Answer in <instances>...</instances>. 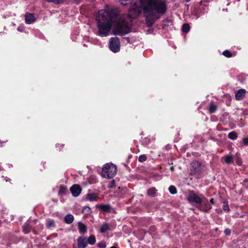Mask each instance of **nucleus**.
Instances as JSON below:
<instances>
[{
    "label": "nucleus",
    "instance_id": "nucleus-22",
    "mask_svg": "<svg viewBox=\"0 0 248 248\" xmlns=\"http://www.w3.org/2000/svg\"><path fill=\"white\" fill-rule=\"evenodd\" d=\"M31 230V227L28 224L23 226V231L25 233H28Z\"/></svg>",
    "mask_w": 248,
    "mask_h": 248
},
{
    "label": "nucleus",
    "instance_id": "nucleus-32",
    "mask_svg": "<svg viewBox=\"0 0 248 248\" xmlns=\"http://www.w3.org/2000/svg\"><path fill=\"white\" fill-rule=\"evenodd\" d=\"M243 140L246 145H248V137L244 138Z\"/></svg>",
    "mask_w": 248,
    "mask_h": 248
},
{
    "label": "nucleus",
    "instance_id": "nucleus-12",
    "mask_svg": "<svg viewBox=\"0 0 248 248\" xmlns=\"http://www.w3.org/2000/svg\"><path fill=\"white\" fill-rule=\"evenodd\" d=\"M78 228L79 232L81 233H84L87 231L86 226L82 222H79L78 223Z\"/></svg>",
    "mask_w": 248,
    "mask_h": 248
},
{
    "label": "nucleus",
    "instance_id": "nucleus-34",
    "mask_svg": "<svg viewBox=\"0 0 248 248\" xmlns=\"http://www.w3.org/2000/svg\"><path fill=\"white\" fill-rule=\"evenodd\" d=\"M236 163L238 164V165H240L242 163L241 162V160L240 159L238 158L237 159V161H236Z\"/></svg>",
    "mask_w": 248,
    "mask_h": 248
},
{
    "label": "nucleus",
    "instance_id": "nucleus-4",
    "mask_svg": "<svg viewBox=\"0 0 248 248\" xmlns=\"http://www.w3.org/2000/svg\"><path fill=\"white\" fill-rule=\"evenodd\" d=\"M187 199L190 202H195L197 204L202 203V199L193 191L188 192Z\"/></svg>",
    "mask_w": 248,
    "mask_h": 248
},
{
    "label": "nucleus",
    "instance_id": "nucleus-5",
    "mask_svg": "<svg viewBox=\"0 0 248 248\" xmlns=\"http://www.w3.org/2000/svg\"><path fill=\"white\" fill-rule=\"evenodd\" d=\"M191 164L192 168L193 169V170H192V173L193 174H194L196 173H198L201 171L202 169V167L200 162L197 161H193Z\"/></svg>",
    "mask_w": 248,
    "mask_h": 248
},
{
    "label": "nucleus",
    "instance_id": "nucleus-9",
    "mask_svg": "<svg viewBox=\"0 0 248 248\" xmlns=\"http://www.w3.org/2000/svg\"><path fill=\"white\" fill-rule=\"evenodd\" d=\"M87 245V241L85 238L80 237L78 239V248H85Z\"/></svg>",
    "mask_w": 248,
    "mask_h": 248
},
{
    "label": "nucleus",
    "instance_id": "nucleus-7",
    "mask_svg": "<svg viewBox=\"0 0 248 248\" xmlns=\"http://www.w3.org/2000/svg\"><path fill=\"white\" fill-rule=\"evenodd\" d=\"M25 22L27 24H31L35 20V17L33 14L27 13L25 15Z\"/></svg>",
    "mask_w": 248,
    "mask_h": 248
},
{
    "label": "nucleus",
    "instance_id": "nucleus-18",
    "mask_svg": "<svg viewBox=\"0 0 248 248\" xmlns=\"http://www.w3.org/2000/svg\"><path fill=\"white\" fill-rule=\"evenodd\" d=\"M91 209L89 206H85L82 209V212L86 215H90L91 213Z\"/></svg>",
    "mask_w": 248,
    "mask_h": 248
},
{
    "label": "nucleus",
    "instance_id": "nucleus-31",
    "mask_svg": "<svg viewBox=\"0 0 248 248\" xmlns=\"http://www.w3.org/2000/svg\"><path fill=\"white\" fill-rule=\"evenodd\" d=\"M98 247L100 248H105L106 247L105 243L103 242L100 243L98 244Z\"/></svg>",
    "mask_w": 248,
    "mask_h": 248
},
{
    "label": "nucleus",
    "instance_id": "nucleus-8",
    "mask_svg": "<svg viewBox=\"0 0 248 248\" xmlns=\"http://www.w3.org/2000/svg\"><path fill=\"white\" fill-rule=\"evenodd\" d=\"M246 91L245 89H240L237 91L235 97L237 100H242L245 96Z\"/></svg>",
    "mask_w": 248,
    "mask_h": 248
},
{
    "label": "nucleus",
    "instance_id": "nucleus-26",
    "mask_svg": "<svg viewBox=\"0 0 248 248\" xmlns=\"http://www.w3.org/2000/svg\"><path fill=\"white\" fill-rule=\"evenodd\" d=\"M169 190L170 193H171V194H174L177 193V190L176 187L173 186H170L169 188Z\"/></svg>",
    "mask_w": 248,
    "mask_h": 248
},
{
    "label": "nucleus",
    "instance_id": "nucleus-33",
    "mask_svg": "<svg viewBox=\"0 0 248 248\" xmlns=\"http://www.w3.org/2000/svg\"><path fill=\"white\" fill-rule=\"evenodd\" d=\"M224 232L226 235H229L231 233V231L230 230L227 229L225 230Z\"/></svg>",
    "mask_w": 248,
    "mask_h": 248
},
{
    "label": "nucleus",
    "instance_id": "nucleus-14",
    "mask_svg": "<svg viewBox=\"0 0 248 248\" xmlns=\"http://www.w3.org/2000/svg\"><path fill=\"white\" fill-rule=\"evenodd\" d=\"M156 191L157 190L155 187H152L147 190V195L150 197H154Z\"/></svg>",
    "mask_w": 248,
    "mask_h": 248
},
{
    "label": "nucleus",
    "instance_id": "nucleus-19",
    "mask_svg": "<svg viewBox=\"0 0 248 248\" xmlns=\"http://www.w3.org/2000/svg\"><path fill=\"white\" fill-rule=\"evenodd\" d=\"M217 109V106L214 103H211L209 108V111L210 113H212L214 112Z\"/></svg>",
    "mask_w": 248,
    "mask_h": 248
},
{
    "label": "nucleus",
    "instance_id": "nucleus-13",
    "mask_svg": "<svg viewBox=\"0 0 248 248\" xmlns=\"http://www.w3.org/2000/svg\"><path fill=\"white\" fill-rule=\"evenodd\" d=\"M223 158L225 162L227 164H230L233 162V157L231 155H226Z\"/></svg>",
    "mask_w": 248,
    "mask_h": 248
},
{
    "label": "nucleus",
    "instance_id": "nucleus-2",
    "mask_svg": "<svg viewBox=\"0 0 248 248\" xmlns=\"http://www.w3.org/2000/svg\"><path fill=\"white\" fill-rule=\"evenodd\" d=\"M117 167L112 163H107L104 165L102 169L103 177L110 179L113 177L116 173Z\"/></svg>",
    "mask_w": 248,
    "mask_h": 248
},
{
    "label": "nucleus",
    "instance_id": "nucleus-25",
    "mask_svg": "<svg viewBox=\"0 0 248 248\" xmlns=\"http://www.w3.org/2000/svg\"><path fill=\"white\" fill-rule=\"evenodd\" d=\"M222 54L227 58H230L232 56V54L231 52L228 50L224 51L222 53Z\"/></svg>",
    "mask_w": 248,
    "mask_h": 248
},
{
    "label": "nucleus",
    "instance_id": "nucleus-35",
    "mask_svg": "<svg viewBox=\"0 0 248 248\" xmlns=\"http://www.w3.org/2000/svg\"><path fill=\"white\" fill-rule=\"evenodd\" d=\"M210 202H211L212 204H214V199H211V200H210Z\"/></svg>",
    "mask_w": 248,
    "mask_h": 248
},
{
    "label": "nucleus",
    "instance_id": "nucleus-36",
    "mask_svg": "<svg viewBox=\"0 0 248 248\" xmlns=\"http://www.w3.org/2000/svg\"><path fill=\"white\" fill-rule=\"evenodd\" d=\"M248 182V180L246 179L244 181L243 184L244 185H245V183Z\"/></svg>",
    "mask_w": 248,
    "mask_h": 248
},
{
    "label": "nucleus",
    "instance_id": "nucleus-17",
    "mask_svg": "<svg viewBox=\"0 0 248 248\" xmlns=\"http://www.w3.org/2000/svg\"><path fill=\"white\" fill-rule=\"evenodd\" d=\"M109 229V225L106 223H104L100 228V231L101 232H105Z\"/></svg>",
    "mask_w": 248,
    "mask_h": 248
},
{
    "label": "nucleus",
    "instance_id": "nucleus-16",
    "mask_svg": "<svg viewBox=\"0 0 248 248\" xmlns=\"http://www.w3.org/2000/svg\"><path fill=\"white\" fill-rule=\"evenodd\" d=\"M73 220L74 217L72 215H68L65 217V221L68 224L71 223Z\"/></svg>",
    "mask_w": 248,
    "mask_h": 248
},
{
    "label": "nucleus",
    "instance_id": "nucleus-21",
    "mask_svg": "<svg viewBox=\"0 0 248 248\" xmlns=\"http://www.w3.org/2000/svg\"><path fill=\"white\" fill-rule=\"evenodd\" d=\"M96 241L95 238L94 236L91 235L89 237V238L88 239V242L89 244L91 245L94 244Z\"/></svg>",
    "mask_w": 248,
    "mask_h": 248
},
{
    "label": "nucleus",
    "instance_id": "nucleus-3",
    "mask_svg": "<svg viewBox=\"0 0 248 248\" xmlns=\"http://www.w3.org/2000/svg\"><path fill=\"white\" fill-rule=\"evenodd\" d=\"M120 42L118 38L112 37L109 40V47L110 49L114 52H116L120 50Z\"/></svg>",
    "mask_w": 248,
    "mask_h": 248
},
{
    "label": "nucleus",
    "instance_id": "nucleus-10",
    "mask_svg": "<svg viewBox=\"0 0 248 248\" xmlns=\"http://www.w3.org/2000/svg\"><path fill=\"white\" fill-rule=\"evenodd\" d=\"M212 208L211 205L207 202L203 205H200L199 209L203 211L207 212Z\"/></svg>",
    "mask_w": 248,
    "mask_h": 248
},
{
    "label": "nucleus",
    "instance_id": "nucleus-39",
    "mask_svg": "<svg viewBox=\"0 0 248 248\" xmlns=\"http://www.w3.org/2000/svg\"><path fill=\"white\" fill-rule=\"evenodd\" d=\"M190 0H186V1H187V2H188V1H189Z\"/></svg>",
    "mask_w": 248,
    "mask_h": 248
},
{
    "label": "nucleus",
    "instance_id": "nucleus-1",
    "mask_svg": "<svg viewBox=\"0 0 248 248\" xmlns=\"http://www.w3.org/2000/svg\"><path fill=\"white\" fill-rule=\"evenodd\" d=\"M141 7L136 2L133 4L129 11L128 18L120 17L115 20L108 8L99 11L96 17L98 35L105 37L108 35L112 25L114 26V34L124 35L131 31L132 19L139 16L141 9L143 10L148 26H152L155 22L154 16L156 13L164 14L166 11V0H140Z\"/></svg>",
    "mask_w": 248,
    "mask_h": 248
},
{
    "label": "nucleus",
    "instance_id": "nucleus-23",
    "mask_svg": "<svg viewBox=\"0 0 248 248\" xmlns=\"http://www.w3.org/2000/svg\"><path fill=\"white\" fill-rule=\"evenodd\" d=\"M65 0H46L48 2H54L55 4H60L63 3Z\"/></svg>",
    "mask_w": 248,
    "mask_h": 248
},
{
    "label": "nucleus",
    "instance_id": "nucleus-15",
    "mask_svg": "<svg viewBox=\"0 0 248 248\" xmlns=\"http://www.w3.org/2000/svg\"><path fill=\"white\" fill-rule=\"evenodd\" d=\"M98 207L104 212H108L110 209V207L108 205H99Z\"/></svg>",
    "mask_w": 248,
    "mask_h": 248
},
{
    "label": "nucleus",
    "instance_id": "nucleus-6",
    "mask_svg": "<svg viewBox=\"0 0 248 248\" xmlns=\"http://www.w3.org/2000/svg\"><path fill=\"white\" fill-rule=\"evenodd\" d=\"M71 192L74 197H77L81 192V188L78 185H74L70 188Z\"/></svg>",
    "mask_w": 248,
    "mask_h": 248
},
{
    "label": "nucleus",
    "instance_id": "nucleus-11",
    "mask_svg": "<svg viewBox=\"0 0 248 248\" xmlns=\"http://www.w3.org/2000/svg\"><path fill=\"white\" fill-rule=\"evenodd\" d=\"M97 199V195L95 193H89L87 195V199L90 201H96Z\"/></svg>",
    "mask_w": 248,
    "mask_h": 248
},
{
    "label": "nucleus",
    "instance_id": "nucleus-24",
    "mask_svg": "<svg viewBox=\"0 0 248 248\" xmlns=\"http://www.w3.org/2000/svg\"><path fill=\"white\" fill-rule=\"evenodd\" d=\"M190 27L188 24H185L182 27V30L184 32H187L189 31Z\"/></svg>",
    "mask_w": 248,
    "mask_h": 248
},
{
    "label": "nucleus",
    "instance_id": "nucleus-30",
    "mask_svg": "<svg viewBox=\"0 0 248 248\" xmlns=\"http://www.w3.org/2000/svg\"><path fill=\"white\" fill-rule=\"evenodd\" d=\"M115 186V182L114 180H112L108 184V187L109 188H114Z\"/></svg>",
    "mask_w": 248,
    "mask_h": 248
},
{
    "label": "nucleus",
    "instance_id": "nucleus-29",
    "mask_svg": "<svg viewBox=\"0 0 248 248\" xmlns=\"http://www.w3.org/2000/svg\"><path fill=\"white\" fill-rule=\"evenodd\" d=\"M47 227L48 228H50L52 226H53L54 225V221L53 220H49L47 222Z\"/></svg>",
    "mask_w": 248,
    "mask_h": 248
},
{
    "label": "nucleus",
    "instance_id": "nucleus-28",
    "mask_svg": "<svg viewBox=\"0 0 248 248\" xmlns=\"http://www.w3.org/2000/svg\"><path fill=\"white\" fill-rule=\"evenodd\" d=\"M146 160V156L144 155H140L139 157V161L143 162Z\"/></svg>",
    "mask_w": 248,
    "mask_h": 248
},
{
    "label": "nucleus",
    "instance_id": "nucleus-27",
    "mask_svg": "<svg viewBox=\"0 0 248 248\" xmlns=\"http://www.w3.org/2000/svg\"><path fill=\"white\" fill-rule=\"evenodd\" d=\"M223 209L224 211H226L227 212L230 211V209L227 202H223Z\"/></svg>",
    "mask_w": 248,
    "mask_h": 248
},
{
    "label": "nucleus",
    "instance_id": "nucleus-37",
    "mask_svg": "<svg viewBox=\"0 0 248 248\" xmlns=\"http://www.w3.org/2000/svg\"><path fill=\"white\" fill-rule=\"evenodd\" d=\"M170 170H171V171H173V170H174L173 167H171V168H170Z\"/></svg>",
    "mask_w": 248,
    "mask_h": 248
},
{
    "label": "nucleus",
    "instance_id": "nucleus-38",
    "mask_svg": "<svg viewBox=\"0 0 248 248\" xmlns=\"http://www.w3.org/2000/svg\"><path fill=\"white\" fill-rule=\"evenodd\" d=\"M110 248H116V247H111Z\"/></svg>",
    "mask_w": 248,
    "mask_h": 248
},
{
    "label": "nucleus",
    "instance_id": "nucleus-20",
    "mask_svg": "<svg viewBox=\"0 0 248 248\" xmlns=\"http://www.w3.org/2000/svg\"><path fill=\"white\" fill-rule=\"evenodd\" d=\"M237 137V134L235 132H231L228 135V137L231 140H235Z\"/></svg>",
    "mask_w": 248,
    "mask_h": 248
}]
</instances>
